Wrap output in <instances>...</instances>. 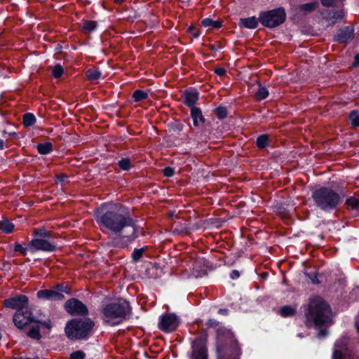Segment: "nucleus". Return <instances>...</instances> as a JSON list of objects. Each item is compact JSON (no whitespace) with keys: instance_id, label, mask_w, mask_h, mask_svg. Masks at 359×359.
Wrapping results in <instances>:
<instances>
[{"instance_id":"nucleus-37","label":"nucleus","mask_w":359,"mask_h":359,"mask_svg":"<svg viewBox=\"0 0 359 359\" xmlns=\"http://www.w3.org/2000/svg\"><path fill=\"white\" fill-rule=\"evenodd\" d=\"M215 114L217 115L218 118L221 119L224 118L227 114L226 109L224 107H217L215 110Z\"/></svg>"},{"instance_id":"nucleus-41","label":"nucleus","mask_w":359,"mask_h":359,"mask_svg":"<svg viewBox=\"0 0 359 359\" xmlns=\"http://www.w3.org/2000/svg\"><path fill=\"white\" fill-rule=\"evenodd\" d=\"M163 172L164 175L166 177H168L173 176V175L175 173L174 169L170 167H167V168H164Z\"/></svg>"},{"instance_id":"nucleus-30","label":"nucleus","mask_w":359,"mask_h":359,"mask_svg":"<svg viewBox=\"0 0 359 359\" xmlns=\"http://www.w3.org/2000/svg\"><path fill=\"white\" fill-rule=\"evenodd\" d=\"M269 95L268 90L263 86H259L258 90L255 94V97L258 100H264Z\"/></svg>"},{"instance_id":"nucleus-55","label":"nucleus","mask_w":359,"mask_h":359,"mask_svg":"<svg viewBox=\"0 0 359 359\" xmlns=\"http://www.w3.org/2000/svg\"><path fill=\"white\" fill-rule=\"evenodd\" d=\"M219 312L222 314L226 315L228 313L226 309H219Z\"/></svg>"},{"instance_id":"nucleus-9","label":"nucleus","mask_w":359,"mask_h":359,"mask_svg":"<svg viewBox=\"0 0 359 359\" xmlns=\"http://www.w3.org/2000/svg\"><path fill=\"white\" fill-rule=\"evenodd\" d=\"M191 359H208L205 341L201 337L196 338L192 344Z\"/></svg>"},{"instance_id":"nucleus-59","label":"nucleus","mask_w":359,"mask_h":359,"mask_svg":"<svg viewBox=\"0 0 359 359\" xmlns=\"http://www.w3.org/2000/svg\"><path fill=\"white\" fill-rule=\"evenodd\" d=\"M345 0H338V2L339 1H344Z\"/></svg>"},{"instance_id":"nucleus-46","label":"nucleus","mask_w":359,"mask_h":359,"mask_svg":"<svg viewBox=\"0 0 359 359\" xmlns=\"http://www.w3.org/2000/svg\"><path fill=\"white\" fill-rule=\"evenodd\" d=\"M67 176L65 175H62L60 176H57V180L61 183H65L67 182Z\"/></svg>"},{"instance_id":"nucleus-44","label":"nucleus","mask_w":359,"mask_h":359,"mask_svg":"<svg viewBox=\"0 0 359 359\" xmlns=\"http://www.w3.org/2000/svg\"><path fill=\"white\" fill-rule=\"evenodd\" d=\"M239 276H240V273H239V271H237V270H233V271L231 273V274H230V277H231V279H233V280H235V279L238 278H239Z\"/></svg>"},{"instance_id":"nucleus-6","label":"nucleus","mask_w":359,"mask_h":359,"mask_svg":"<svg viewBox=\"0 0 359 359\" xmlns=\"http://www.w3.org/2000/svg\"><path fill=\"white\" fill-rule=\"evenodd\" d=\"M312 198L315 204L323 210H330L337 205V194L327 187H321L314 191Z\"/></svg>"},{"instance_id":"nucleus-23","label":"nucleus","mask_w":359,"mask_h":359,"mask_svg":"<svg viewBox=\"0 0 359 359\" xmlns=\"http://www.w3.org/2000/svg\"><path fill=\"white\" fill-rule=\"evenodd\" d=\"M0 229L6 233H10L13 231L14 225L9 220L4 219L0 222Z\"/></svg>"},{"instance_id":"nucleus-38","label":"nucleus","mask_w":359,"mask_h":359,"mask_svg":"<svg viewBox=\"0 0 359 359\" xmlns=\"http://www.w3.org/2000/svg\"><path fill=\"white\" fill-rule=\"evenodd\" d=\"M53 75L55 78H60L63 74V68L62 66L57 65L53 68Z\"/></svg>"},{"instance_id":"nucleus-45","label":"nucleus","mask_w":359,"mask_h":359,"mask_svg":"<svg viewBox=\"0 0 359 359\" xmlns=\"http://www.w3.org/2000/svg\"><path fill=\"white\" fill-rule=\"evenodd\" d=\"M215 72L219 76H223L226 73L224 68H216Z\"/></svg>"},{"instance_id":"nucleus-47","label":"nucleus","mask_w":359,"mask_h":359,"mask_svg":"<svg viewBox=\"0 0 359 359\" xmlns=\"http://www.w3.org/2000/svg\"><path fill=\"white\" fill-rule=\"evenodd\" d=\"M338 194H340L342 197H344L346 195V191L344 187H339L338 186ZM339 198V194H338V199Z\"/></svg>"},{"instance_id":"nucleus-43","label":"nucleus","mask_w":359,"mask_h":359,"mask_svg":"<svg viewBox=\"0 0 359 359\" xmlns=\"http://www.w3.org/2000/svg\"><path fill=\"white\" fill-rule=\"evenodd\" d=\"M189 32L194 36L198 37L199 36V32L196 29L194 26H190L189 27Z\"/></svg>"},{"instance_id":"nucleus-27","label":"nucleus","mask_w":359,"mask_h":359,"mask_svg":"<svg viewBox=\"0 0 359 359\" xmlns=\"http://www.w3.org/2000/svg\"><path fill=\"white\" fill-rule=\"evenodd\" d=\"M147 93L141 90H136L133 94V98L135 102H140L142 100H145L147 98Z\"/></svg>"},{"instance_id":"nucleus-36","label":"nucleus","mask_w":359,"mask_h":359,"mask_svg":"<svg viewBox=\"0 0 359 359\" xmlns=\"http://www.w3.org/2000/svg\"><path fill=\"white\" fill-rule=\"evenodd\" d=\"M144 250L145 249L144 248L140 249H135L132 254V258L133 261L135 262L140 261L143 255Z\"/></svg>"},{"instance_id":"nucleus-5","label":"nucleus","mask_w":359,"mask_h":359,"mask_svg":"<svg viewBox=\"0 0 359 359\" xmlns=\"http://www.w3.org/2000/svg\"><path fill=\"white\" fill-rule=\"evenodd\" d=\"M94 326V323L89 318L73 320L65 327V332L71 339H80L88 336Z\"/></svg>"},{"instance_id":"nucleus-3","label":"nucleus","mask_w":359,"mask_h":359,"mask_svg":"<svg viewBox=\"0 0 359 359\" xmlns=\"http://www.w3.org/2000/svg\"><path fill=\"white\" fill-rule=\"evenodd\" d=\"M129 311V304L124 299H118L105 305L102 310L103 321L109 325H116L121 323Z\"/></svg>"},{"instance_id":"nucleus-56","label":"nucleus","mask_w":359,"mask_h":359,"mask_svg":"<svg viewBox=\"0 0 359 359\" xmlns=\"http://www.w3.org/2000/svg\"><path fill=\"white\" fill-rule=\"evenodd\" d=\"M355 328H356L358 332L359 333V323L358 322L355 323Z\"/></svg>"},{"instance_id":"nucleus-22","label":"nucleus","mask_w":359,"mask_h":359,"mask_svg":"<svg viewBox=\"0 0 359 359\" xmlns=\"http://www.w3.org/2000/svg\"><path fill=\"white\" fill-rule=\"evenodd\" d=\"M318 5V4L316 1L307 3L300 5L299 6V9L304 13H308L315 11L317 8Z\"/></svg>"},{"instance_id":"nucleus-32","label":"nucleus","mask_w":359,"mask_h":359,"mask_svg":"<svg viewBox=\"0 0 359 359\" xmlns=\"http://www.w3.org/2000/svg\"><path fill=\"white\" fill-rule=\"evenodd\" d=\"M97 28L95 21H86L82 27L83 30L87 32H93Z\"/></svg>"},{"instance_id":"nucleus-42","label":"nucleus","mask_w":359,"mask_h":359,"mask_svg":"<svg viewBox=\"0 0 359 359\" xmlns=\"http://www.w3.org/2000/svg\"><path fill=\"white\" fill-rule=\"evenodd\" d=\"M321 3L324 6L331 7L335 5L337 0H321Z\"/></svg>"},{"instance_id":"nucleus-31","label":"nucleus","mask_w":359,"mask_h":359,"mask_svg":"<svg viewBox=\"0 0 359 359\" xmlns=\"http://www.w3.org/2000/svg\"><path fill=\"white\" fill-rule=\"evenodd\" d=\"M28 336L35 339H39L41 338V334L39 325L32 326L28 332Z\"/></svg>"},{"instance_id":"nucleus-21","label":"nucleus","mask_w":359,"mask_h":359,"mask_svg":"<svg viewBox=\"0 0 359 359\" xmlns=\"http://www.w3.org/2000/svg\"><path fill=\"white\" fill-rule=\"evenodd\" d=\"M34 235L36 238H43L44 239H53L51 231H47L44 228L35 229L34 230Z\"/></svg>"},{"instance_id":"nucleus-17","label":"nucleus","mask_w":359,"mask_h":359,"mask_svg":"<svg viewBox=\"0 0 359 359\" xmlns=\"http://www.w3.org/2000/svg\"><path fill=\"white\" fill-rule=\"evenodd\" d=\"M184 103L188 107H195L194 105L198 100V93L196 91H186L184 93Z\"/></svg>"},{"instance_id":"nucleus-53","label":"nucleus","mask_w":359,"mask_h":359,"mask_svg":"<svg viewBox=\"0 0 359 359\" xmlns=\"http://www.w3.org/2000/svg\"><path fill=\"white\" fill-rule=\"evenodd\" d=\"M332 359H337V348L333 350Z\"/></svg>"},{"instance_id":"nucleus-57","label":"nucleus","mask_w":359,"mask_h":359,"mask_svg":"<svg viewBox=\"0 0 359 359\" xmlns=\"http://www.w3.org/2000/svg\"><path fill=\"white\" fill-rule=\"evenodd\" d=\"M114 1H115V2H116L118 4H121L124 1V0H114Z\"/></svg>"},{"instance_id":"nucleus-50","label":"nucleus","mask_w":359,"mask_h":359,"mask_svg":"<svg viewBox=\"0 0 359 359\" xmlns=\"http://www.w3.org/2000/svg\"><path fill=\"white\" fill-rule=\"evenodd\" d=\"M337 18H338V20H343L344 18V11H338V15H337Z\"/></svg>"},{"instance_id":"nucleus-10","label":"nucleus","mask_w":359,"mask_h":359,"mask_svg":"<svg viewBox=\"0 0 359 359\" xmlns=\"http://www.w3.org/2000/svg\"><path fill=\"white\" fill-rule=\"evenodd\" d=\"M179 325V320L176 315L168 313L161 317L158 327L163 331L172 332Z\"/></svg>"},{"instance_id":"nucleus-1","label":"nucleus","mask_w":359,"mask_h":359,"mask_svg":"<svg viewBox=\"0 0 359 359\" xmlns=\"http://www.w3.org/2000/svg\"><path fill=\"white\" fill-rule=\"evenodd\" d=\"M305 324L307 327L315 326L320 329L319 336L327 335V330L321 329L323 326H328L332 323V313L329 304L320 297L313 296L304 305Z\"/></svg>"},{"instance_id":"nucleus-16","label":"nucleus","mask_w":359,"mask_h":359,"mask_svg":"<svg viewBox=\"0 0 359 359\" xmlns=\"http://www.w3.org/2000/svg\"><path fill=\"white\" fill-rule=\"evenodd\" d=\"M347 339H341V348L338 350V359H354L353 355L348 351Z\"/></svg>"},{"instance_id":"nucleus-25","label":"nucleus","mask_w":359,"mask_h":359,"mask_svg":"<svg viewBox=\"0 0 359 359\" xmlns=\"http://www.w3.org/2000/svg\"><path fill=\"white\" fill-rule=\"evenodd\" d=\"M53 146L50 142H45L37 145V150L41 154H47L52 151Z\"/></svg>"},{"instance_id":"nucleus-34","label":"nucleus","mask_w":359,"mask_h":359,"mask_svg":"<svg viewBox=\"0 0 359 359\" xmlns=\"http://www.w3.org/2000/svg\"><path fill=\"white\" fill-rule=\"evenodd\" d=\"M346 204L353 210H359V199L350 197L346 200Z\"/></svg>"},{"instance_id":"nucleus-8","label":"nucleus","mask_w":359,"mask_h":359,"mask_svg":"<svg viewBox=\"0 0 359 359\" xmlns=\"http://www.w3.org/2000/svg\"><path fill=\"white\" fill-rule=\"evenodd\" d=\"M28 248L32 252L35 251L54 252L56 250L57 244L54 239L35 238L28 243Z\"/></svg>"},{"instance_id":"nucleus-2","label":"nucleus","mask_w":359,"mask_h":359,"mask_svg":"<svg viewBox=\"0 0 359 359\" xmlns=\"http://www.w3.org/2000/svg\"><path fill=\"white\" fill-rule=\"evenodd\" d=\"M97 223L119 237L132 241L136 237L137 227L134 220L127 215H122L114 211L104 214L98 213L96 216Z\"/></svg>"},{"instance_id":"nucleus-12","label":"nucleus","mask_w":359,"mask_h":359,"mask_svg":"<svg viewBox=\"0 0 359 359\" xmlns=\"http://www.w3.org/2000/svg\"><path fill=\"white\" fill-rule=\"evenodd\" d=\"M4 304L6 307L22 311L28 304V298L25 295H19L5 299Z\"/></svg>"},{"instance_id":"nucleus-15","label":"nucleus","mask_w":359,"mask_h":359,"mask_svg":"<svg viewBox=\"0 0 359 359\" xmlns=\"http://www.w3.org/2000/svg\"><path fill=\"white\" fill-rule=\"evenodd\" d=\"M354 38V29L349 25L338 30V43H348Z\"/></svg>"},{"instance_id":"nucleus-49","label":"nucleus","mask_w":359,"mask_h":359,"mask_svg":"<svg viewBox=\"0 0 359 359\" xmlns=\"http://www.w3.org/2000/svg\"><path fill=\"white\" fill-rule=\"evenodd\" d=\"M359 65V53L354 57L353 66H358Z\"/></svg>"},{"instance_id":"nucleus-54","label":"nucleus","mask_w":359,"mask_h":359,"mask_svg":"<svg viewBox=\"0 0 359 359\" xmlns=\"http://www.w3.org/2000/svg\"><path fill=\"white\" fill-rule=\"evenodd\" d=\"M4 147V142L3 140L0 139V150H2Z\"/></svg>"},{"instance_id":"nucleus-40","label":"nucleus","mask_w":359,"mask_h":359,"mask_svg":"<svg viewBox=\"0 0 359 359\" xmlns=\"http://www.w3.org/2000/svg\"><path fill=\"white\" fill-rule=\"evenodd\" d=\"M29 250V248H23L20 244L15 243L14 246V250L15 252H20L23 255H25L27 254V251Z\"/></svg>"},{"instance_id":"nucleus-33","label":"nucleus","mask_w":359,"mask_h":359,"mask_svg":"<svg viewBox=\"0 0 359 359\" xmlns=\"http://www.w3.org/2000/svg\"><path fill=\"white\" fill-rule=\"evenodd\" d=\"M349 120L353 126L356 127L359 126V112L353 111L349 114Z\"/></svg>"},{"instance_id":"nucleus-4","label":"nucleus","mask_w":359,"mask_h":359,"mask_svg":"<svg viewBox=\"0 0 359 359\" xmlns=\"http://www.w3.org/2000/svg\"><path fill=\"white\" fill-rule=\"evenodd\" d=\"M217 359H235L240 354V348L234 336L227 332L217 337Z\"/></svg>"},{"instance_id":"nucleus-26","label":"nucleus","mask_w":359,"mask_h":359,"mask_svg":"<svg viewBox=\"0 0 359 359\" xmlns=\"http://www.w3.org/2000/svg\"><path fill=\"white\" fill-rule=\"evenodd\" d=\"M296 309L290 306H285L280 309V314L283 317H290L294 315Z\"/></svg>"},{"instance_id":"nucleus-24","label":"nucleus","mask_w":359,"mask_h":359,"mask_svg":"<svg viewBox=\"0 0 359 359\" xmlns=\"http://www.w3.org/2000/svg\"><path fill=\"white\" fill-rule=\"evenodd\" d=\"M269 144V135H262L257 138L256 144L259 149L266 147Z\"/></svg>"},{"instance_id":"nucleus-19","label":"nucleus","mask_w":359,"mask_h":359,"mask_svg":"<svg viewBox=\"0 0 359 359\" xmlns=\"http://www.w3.org/2000/svg\"><path fill=\"white\" fill-rule=\"evenodd\" d=\"M191 116L195 126H198L200 123L205 122V118L202 114V111L198 108L192 107V109H191Z\"/></svg>"},{"instance_id":"nucleus-20","label":"nucleus","mask_w":359,"mask_h":359,"mask_svg":"<svg viewBox=\"0 0 359 359\" xmlns=\"http://www.w3.org/2000/svg\"><path fill=\"white\" fill-rule=\"evenodd\" d=\"M86 75L89 81L95 83L101 77L102 73L96 68H91L86 71Z\"/></svg>"},{"instance_id":"nucleus-11","label":"nucleus","mask_w":359,"mask_h":359,"mask_svg":"<svg viewBox=\"0 0 359 359\" xmlns=\"http://www.w3.org/2000/svg\"><path fill=\"white\" fill-rule=\"evenodd\" d=\"M66 311L72 315H86L88 309L81 302L76 299H71L65 303Z\"/></svg>"},{"instance_id":"nucleus-39","label":"nucleus","mask_w":359,"mask_h":359,"mask_svg":"<svg viewBox=\"0 0 359 359\" xmlns=\"http://www.w3.org/2000/svg\"><path fill=\"white\" fill-rule=\"evenodd\" d=\"M86 354L82 351H76L73 352L69 355V359H84Z\"/></svg>"},{"instance_id":"nucleus-52","label":"nucleus","mask_w":359,"mask_h":359,"mask_svg":"<svg viewBox=\"0 0 359 359\" xmlns=\"http://www.w3.org/2000/svg\"><path fill=\"white\" fill-rule=\"evenodd\" d=\"M11 359H39L38 358H27V357H22V356H20V357H13Z\"/></svg>"},{"instance_id":"nucleus-35","label":"nucleus","mask_w":359,"mask_h":359,"mask_svg":"<svg viewBox=\"0 0 359 359\" xmlns=\"http://www.w3.org/2000/svg\"><path fill=\"white\" fill-rule=\"evenodd\" d=\"M118 165L123 170H128L131 166L130 160L128 158H124L118 161Z\"/></svg>"},{"instance_id":"nucleus-14","label":"nucleus","mask_w":359,"mask_h":359,"mask_svg":"<svg viewBox=\"0 0 359 359\" xmlns=\"http://www.w3.org/2000/svg\"><path fill=\"white\" fill-rule=\"evenodd\" d=\"M13 320L15 326L19 329H22L32 321L30 313L27 311H18L13 316Z\"/></svg>"},{"instance_id":"nucleus-29","label":"nucleus","mask_w":359,"mask_h":359,"mask_svg":"<svg viewBox=\"0 0 359 359\" xmlns=\"http://www.w3.org/2000/svg\"><path fill=\"white\" fill-rule=\"evenodd\" d=\"M35 121H36V118L31 113H27L23 116V123L27 127L34 125Z\"/></svg>"},{"instance_id":"nucleus-48","label":"nucleus","mask_w":359,"mask_h":359,"mask_svg":"<svg viewBox=\"0 0 359 359\" xmlns=\"http://www.w3.org/2000/svg\"><path fill=\"white\" fill-rule=\"evenodd\" d=\"M310 278L312 281L313 283H315V284H317L319 283L318 278H317V275L314 274L311 276H310Z\"/></svg>"},{"instance_id":"nucleus-13","label":"nucleus","mask_w":359,"mask_h":359,"mask_svg":"<svg viewBox=\"0 0 359 359\" xmlns=\"http://www.w3.org/2000/svg\"><path fill=\"white\" fill-rule=\"evenodd\" d=\"M62 291V286L57 285V290H41L37 292V297L45 300H61L64 299L63 294L58 292Z\"/></svg>"},{"instance_id":"nucleus-28","label":"nucleus","mask_w":359,"mask_h":359,"mask_svg":"<svg viewBox=\"0 0 359 359\" xmlns=\"http://www.w3.org/2000/svg\"><path fill=\"white\" fill-rule=\"evenodd\" d=\"M202 25L205 27H212L218 29L222 27V23L219 21H214L210 18H205L203 20Z\"/></svg>"},{"instance_id":"nucleus-58","label":"nucleus","mask_w":359,"mask_h":359,"mask_svg":"<svg viewBox=\"0 0 359 359\" xmlns=\"http://www.w3.org/2000/svg\"><path fill=\"white\" fill-rule=\"evenodd\" d=\"M43 325H45L48 328L50 327V325H49V323H43Z\"/></svg>"},{"instance_id":"nucleus-7","label":"nucleus","mask_w":359,"mask_h":359,"mask_svg":"<svg viewBox=\"0 0 359 359\" xmlns=\"http://www.w3.org/2000/svg\"><path fill=\"white\" fill-rule=\"evenodd\" d=\"M286 18L285 10L278 8L259 14V20L262 25L273 28L283 23Z\"/></svg>"},{"instance_id":"nucleus-51","label":"nucleus","mask_w":359,"mask_h":359,"mask_svg":"<svg viewBox=\"0 0 359 359\" xmlns=\"http://www.w3.org/2000/svg\"><path fill=\"white\" fill-rule=\"evenodd\" d=\"M208 324L210 326H216L218 325V323L215 320H210Z\"/></svg>"},{"instance_id":"nucleus-18","label":"nucleus","mask_w":359,"mask_h":359,"mask_svg":"<svg viewBox=\"0 0 359 359\" xmlns=\"http://www.w3.org/2000/svg\"><path fill=\"white\" fill-rule=\"evenodd\" d=\"M259 18L250 17L247 18H241L239 25L248 29H255L258 26Z\"/></svg>"}]
</instances>
